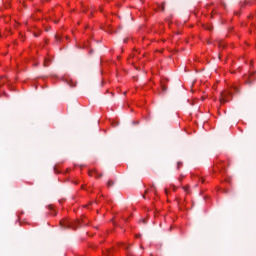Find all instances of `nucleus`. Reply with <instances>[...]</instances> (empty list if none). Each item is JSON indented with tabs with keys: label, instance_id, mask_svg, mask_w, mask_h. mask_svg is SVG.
<instances>
[{
	"label": "nucleus",
	"instance_id": "1",
	"mask_svg": "<svg viewBox=\"0 0 256 256\" xmlns=\"http://www.w3.org/2000/svg\"><path fill=\"white\" fill-rule=\"evenodd\" d=\"M227 97H229V92H223L221 94L220 103H227Z\"/></svg>",
	"mask_w": 256,
	"mask_h": 256
},
{
	"label": "nucleus",
	"instance_id": "2",
	"mask_svg": "<svg viewBox=\"0 0 256 256\" xmlns=\"http://www.w3.org/2000/svg\"><path fill=\"white\" fill-rule=\"evenodd\" d=\"M60 225H61L62 227H64V229H67V228H69V227H71L72 229H75V226H73V224H71V223L60 222Z\"/></svg>",
	"mask_w": 256,
	"mask_h": 256
},
{
	"label": "nucleus",
	"instance_id": "3",
	"mask_svg": "<svg viewBox=\"0 0 256 256\" xmlns=\"http://www.w3.org/2000/svg\"><path fill=\"white\" fill-rule=\"evenodd\" d=\"M107 185L108 187H113V185H115V182L113 180H108Z\"/></svg>",
	"mask_w": 256,
	"mask_h": 256
},
{
	"label": "nucleus",
	"instance_id": "4",
	"mask_svg": "<svg viewBox=\"0 0 256 256\" xmlns=\"http://www.w3.org/2000/svg\"><path fill=\"white\" fill-rule=\"evenodd\" d=\"M248 85H252L253 84V77L250 76L249 80L247 81Z\"/></svg>",
	"mask_w": 256,
	"mask_h": 256
},
{
	"label": "nucleus",
	"instance_id": "5",
	"mask_svg": "<svg viewBox=\"0 0 256 256\" xmlns=\"http://www.w3.org/2000/svg\"><path fill=\"white\" fill-rule=\"evenodd\" d=\"M183 190L185 191V193H189V186H184Z\"/></svg>",
	"mask_w": 256,
	"mask_h": 256
},
{
	"label": "nucleus",
	"instance_id": "6",
	"mask_svg": "<svg viewBox=\"0 0 256 256\" xmlns=\"http://www.w3.org/2000/svg\"><path fill=\"white\" fill-rule=\"evenodd\" d=\"M48 61H49V59L44 60V67H49V65L47 64Z\"/></svg>",
	"mask_w": 256,
	"mask_h": 256
},
{
	"label": "nucleus",
	"instance_id": "7",
	"mask_svg": "<svg viewBox=\"0 0 256 256\" xmlns=\"http://www.w3.org/2000/svg\"><path fill=\"white\" fill-rule=\"evenodd\" d=\"M206 29H207L208 31H213V27H212V26H207Z\"/></svg>",
	"mask_w": 256,
	"mask_h": 256
},
{
	"label": "nucleus",
	"instance_id": "8",
	"mask_svg": "<svg viewBox=\"0 0 256 256\" xmlns=\"http://www.w3.org/2000/svg\"><path fill=\"white\" fill-rule=\"evenodd\" d=\"M162 11H165V4H162Z\"/></svg>",
	"mask_w": 256,
	"mask_h": 256
},
{
	"label": "nucleus",
	"instance_id": "9",
	"mask_svg": "<svg viewBox=\"0 0 256 256\" xmlns=\"http://www.w3.org/2000/svg\"><path fill=\"white\" fill-rule=\"evenodd\" d=\"M181 165H183V163L178 162V169H179V167H181Z\"/></svg>",
	"mask_w": 256,
	"mask_h": 256
},
{
	"label": "nucleus",
	"instance_id": "10",
	"mask_svg": "<svg viewBox=\"0 0 256 256\" xmlns=\"http://www.w3.org/2000/svg\"><path fill=\"white\" fill-rule=\"evenodd\" d=\"M55 38L57 39V41H59L61 38L59 36H55Z\"/></svg>",
	"mask_w": 256,
	"mask_h": 256
},
{
	"label": "nucleus",
	"instance_id": "11",
	"mask_svg": "<svg viewBox=\"0 0 256 256\" xmlns=\"http://www.w3.org/2000/svg\"><path fill=\"white\" fill-rule=\"evenodd\" d=\"M89 176H90V177H93V173H92V172H89Z\"/></svg>",
	"mask_w": 256,
	"mask_h": 256
},
{
	"label": "nucleus",
	"instance_id": "12",
	"mask_svg": "<svg viewBox=\"0 0 256 256\" xmlns=\"http://www.w3.org/2000/svg\"><path fill=\"white\" fill-rule=\"evenodd\" d=\"M79 223H81V222H79V221H76V222H75L76 225H79Z\"/></svg>",
	"mask_w": 256,
	"mask_h": 256
},
{
	"label": "nucleus",
	"instance_id": "13",
	"mask_svg": "<svg viewBox=\"0 0 256 256\" xmlns=\"http://www.w3.org/2000/svg\"><path fill=\"white\" fill-rule=\"evenodd\" d=\"M98 177H103V174H99Z\"/></svg>",
	"mask_w": 256,
	"mask_h": 256
},
{
	"label": "nucleus",
	"instance_id": "14",
	"mask_svg": "<svg viewBox=\"0 0 256 256\" xmlns=\"http://www.w3.org/2000/svg\"><path fill=\"white\" fill-rule=\"evenodd\" d=\"M128 255H131V251H128Z\"/></svg>",
	"mask_w": 256,
	"mask_h": 256
},
{
	"label": "nucleus",
	"instance_id": "15",
	"mask_svg": "<svg viewBox=\"0 0 256 256\" xmlns=\"http://www.w3.org/2000/svg\"><path fill=\"white\" fill-rule=\"evenodd\" d=\"M165 193H166V195H167V193H168V192H167V189H165Z\"/></svg>",
	"mask_w": 256,
	"mask_h": 256
},
{
	"label": "nucleus",
	"instance_id": "16",
	"mask_svg": "<svg viewBox=\"0 0 256 256\" xmlns=\"http://www.w3.org/2000/svg\"><path fill=\"white\" fill-rule=\"evenodd\" d=\"M136 237L139 238V237H141V235H137Z\"/></svg>",
	"mask_w": 256,
	"mask_h": 256
},
{
	"label": "nucleus",
	"instance_id": "17",
	"mask_svg": "<svg viewBox=\"0 0 256 256\" xmlns=\"http://www.w3.org/2000/svg\"><path fill=\"white\" fill-rule=\"evenodd\" d=\"M125 249H127V250H128V249H129V247H125Z\"/></svg>",
	"mask_w": 256,
	"mask_h": 256
},
{
	"label": "nucleus",
	"instance_id": "18",
	"mask_svg": "<svg viewBox=\"0 0 256 256\" xmlns=\"http://www.w3.org/2000/svg\"><path fill=\"white\" fill-rule=\"evenodd\" d=\"M107 256H109V253L107 254Z\"/></svg>",
	"mask_w": 256,
	"mask_h": 256
}]
</instances>
